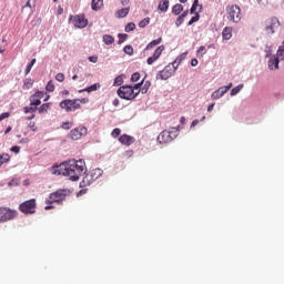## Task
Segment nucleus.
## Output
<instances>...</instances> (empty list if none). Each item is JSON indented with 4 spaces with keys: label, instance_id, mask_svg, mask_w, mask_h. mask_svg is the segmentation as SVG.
I'll return each instance as SVG.
<instances>
[{
    "label": "nucleus",
    "instance_id": "nucleus-1",
    "mask_svg": "<svg viewBox=\"0 0 284 284\" xmlns=\"http://www.w3.org/2000/svg\"><path fill=\"white\" fill-rule=\"evenodd\" d=\"M87 172L88 168L83 160H69L52 168V174L55 176H69L70 179H81Z\"/></svg>",
    "mask_w": 284,
    "mask_h": 284
},
{
    "label": "nucleus",
    "instance_id": "nucleus-2",
    "mask_svg": "<svg viewBox=\"0 0 284 284\" xmlns=\"http://www.w3.org/2000/svg\"><path fill=\"white\" fill-rule=\"evenodd\" d=\"M71 192L68 189H59L55 192L51 193L45 199L47 206L44 207L45 211L54 210L53 203H63L67 196H70Z\"/></svg>",
    "mask_w": 284,
    "mask_h": 284
},
{
    "label": "nucleus",
    "instance_id": "nucleus-3",
    "mask_svg": "<svg viewBox=\"0 0 284 284\" xmlns=\"http://www.w3.org/2000/svg\"><path fill=\"white\" fill-rule=\"evenodd\" d=\"M226 18L232 23H241V19H243L241 7L239 4H229L226 7Z\"/></svg>",
    "mask_w": 284,
    "mask_h": 284
},
{
    "label": "nucleus",
    "instance_id": "nucleus-4",
    "mask_svg": "<svg viewBox=\"0 0 284 284\" xmlns=\"http://www.w3.org/2000/svg\"><path fill=\"white\" fill-rule=\"evenodd\" d=\"M179 136V129L171 128L169 131L164 130L158 135V142L161 144L172 143Z\"/></svg>",
    "mask_w": 284,
    "mask_h": 284
},
{
    "label": "nucleus",
    "instance_id": "nucleus-5",
    "mask_svg": "<svg viewBox=\"0 0 284 284\" xmlns=\"http://www.w3.org/2000/svg\"><path fill=\"white\" fill-rule=\"evenodd\" d=\"M118 97L125 101H134L139 97V92L134 91L132 85H122L118 89Z\"/></svg>",
    "mask_w": 284,
    "mask_h": 284
},
{
    "label": "nucleus",
    "instance_id": "nucleus-6",
    "mask_svg": "<svg viewBox=\"0 0 284 284\" xmlns=\"http://www.w3.org/2000/svg\"><path fill=\"white\" fill-rule=\"evenodd\" d=\"M19 216V212L17 210H12L10 207H0V223H6L8 221H12Z\"/></svg>",
    "mask_w": 284,
    "mask_h": 284
},
{
    "label": "nucleus",
    "instance_id": "nucleus-7",
    "mask_svg": "<svg viewBox=\"0 0 284 284\" xmlns=\"http://www.w3.org/2000/svg\"><path fill=\"white\" fill-rule=\"evenodd\" d=\"M19 210L22 212V214H34L37 212V200L31 199L22 202L19 205Z\"/></svg>",
    "mask_w": 284,
    "mask_h": 284
},
{
    "label": "nucleus",
    "instance_id": "nucleus-8",
    "mask_svg": "<svg viewBox=\"0 0 284 284\" xmlns=\"http://www.w3.org/2000/svg\"><path fill=\"white\" fill-rule=\"evenodd\" d=\"M60 108L65 110V112H72L74 110H80L81 104H79V99H67L60 102Z\"/></svg>",
    "mask_w": 284,
    "mask_h": 284
},
{
    "label": "nucleus",
    "instance_id": "nucleus-9",
    "mask_svg": "<svg viewBox=\"0 0 284 284\" xmlns=\"http://www.w3.org/2000/svg\"><path fill=\"white\" fill-rule=\"evenodd\" d=\"M281 28V21L276 17H271L265 21V31L267 34H274Z\"/></svg>",
    "mask_w": 284,
    "mask_h": 284
},
{
    "label": "nucleus",
    "instance_id": "nucleus-10",
    "mask_svg": "<svg viewBox=\"0 0 284 284\" xmlns=\"http://www.w3.org/2000/svg\"><path fill=\"white\" fill-rule=\"evenodd\" d=\"M179 64L176 62L168 64L162 71L159 72V77L162 81H168L174 72H176Z\"/></svg>",
    "mask_w": 284,
    "mask_h": 284
},
{
    "label": "nucleus",
    "instance_id": "nucleus-11",
    "mask_svg": "<svg viewBox=\"0 0 284 284\" xmlns=\"http://www.w3.org/2000/svg\"><path fill=\"white\" fill-rule=\"evenodd\" d=\"M70 23L74 26V28H85L88 26V19L84 16H71Z\"/></svg>",
    "mask_w": 284,
    "mask_h": 284
},
{
    "label": "nucleus",
    "instance_id": "nucleus-12",
    "mask_svg": "<svg viewBox=\"0 0 284 284\" xmlns=\"http://www.w3.org/2000/svg\"><path fill=\"white\" fill-rule=\"evenodd\" d=\"M87 132H88V129H85V126L75 128L71 130L70 139H72V141H79V139H81L83 134H87Z\"/></svg>",
    "mask_w": 284,
    "mask_h": 284
},
{
    "label": "nucleus",
    "instance_id": "nucleus-13",
    "mask_svg": "<svg viewBox=\"0 0 284 284\" xmlns=\"http://www.w3.org/2000/svg\"><path fill=\"white\" fill-rule=\"evenodd\" d=\"M163 50H165L164 45L158 47L153 55L148 58L146 60L148 65H152L155 61H159V59H161V54H163Z\"/></svg>",
    "mask_w": 284,
    "mask_h": 284
},
{
    "label": "nucleus",
    "instance_id": "nucleus-14",
    "mask_svg": "<svg viewBox=\"0 0 284 284\" xmlns=\"http://www.w3.org/2000/svg\"><path fill=\"white\" fill-rule=\"evenodd\" d=\"M43 97H45V92L37 91L29 99L30 105H34L36 108H38V105H41V99H43Z\"/></svg>",
    "mask_w": 284,
    "mask_h": 284
},
{
    "label": "nucleus",
    "instance_id": "nucleus-15",
    "mask_svg": "<svg viewBox=\"0 0 284 284\" xmlns=\"http://www.w3.org/2000/svg\"><path fill=\"white\" fill-rule=\"evenodd\" d=\"M231 89H232V83H230L229 85L219 88L215 92L212 93V99L213 100L221 99V97L227 94V91H230Z\"/></svg>",
    "mask_w": 284,
    "mask_h": 284
},
{
    "label": "nucleus",
    "instance_id": "nucleus-16",
    "mask_svg": "<svg viewBox=\"0 0 284 284\" xmlns=\"http://www.w3.org/2000/svg\"><path fill=\"white\" fill-rule=\"evenodd\" d=\"M134 138L131 136V135H128V134H122L120 138H119V142L122 144V145H132V143H134Z\"/></svg>",
    "mask_w": 284,
    "mask_h": 284
},
{
    "label": "nucleus",
    "instance_id": "nucleus-17",
    "mask_svg": "<svg viewBox=\"0 0 284 284\" xmlns=\"http://www.w3.org/2000/svg\"><path fill=\"white\" fill-rule=\"evenodd\" d=\"M232 32H234V29L232 27H225L222 31L223 40L230 41V39H232Z\"/></svg>",
    "mask_w": 284,
    "mask_h": 284
},
{
    "label": "nucleus",
    "instance_id": "nucleus-18",
    "mask_svg": "<svg viewBox=\"0 0 284 284\" xmlns=\"http://www.w3.org/2000/svg\"><path fill=\"white\" fill-rule=\"evenodd\" d=\"M145 79H146V77H144V79L141 81V83H142L141 94H148V91L152 87V82H150V80H145Z\"/></svg>",
    "mask_w": 284,
    "mask_h": 284
},
{
    "label": "nucleus",
    "instance_id": "nucleus-19",
    "mask_svg": "<svg viewBox=\"0 0 284 284\" xmlns=\"http://www.w3.org/2000/svg\"><path fill=\"white\" fill-rule=\"evenodd\" d=\"M281 60L276 57H273L268 60V69L270 70H278V63Z\"/></svg>",
    "mask_w": 284,
    "mask_h": 284
},
{
    "label": "nucleus",
    "instance_id": "nucleus-20",
    "mask_svg": "<svg viewBox=\"0 0 284 284\" xmlns=\"http://www.w3.org/2000/svg\"><path fill=\"white\" fill-rule=\"evenodd\" d=\"M158 8L161 12H168L170 8V0H161Z\"/></svg>",
    "mask_w": 284,
    "mask_h": 284
},
{
    "label": "nucleus",
    "instance_id": "nucleus-21",
    "mask_svg": "<svg viewBox=\"0 0 284 284\" xmlns=\"http://www.w3.org/2000/svg\"><path fill=\"white\" fill-rule=\"evenodd\" d=\"M91 8L95 12L101 10V8H103V0H92Z\"/></svg>",
    "mask_w": 284,
    "mask_h": 284
},
{
    "label": "nucleus",
    "instance_id": "nucleus-22",
    "mask_svg": "<svg viewBox=\"0 0 284 284\" xmlns=\"http://www.w3.org/2000/svg\"><path fill=\"white\" fill-rule=\"evenodd\" d=\"M130 14V7L123 8L118 10L116 12V17L118 19H125V16Z\"/></svg>",
    "mask_w": 284,
    "mask_h": 284
},
{
    "label": "nucleus",
    "instance_id": "nucleus-23",
    "mask_svg": "<svg viewBox=\"0 0 284 284\" xmlns=\"http://www.w3.org/2000/svg\"><path fill=\"white\" fill-rule=\"evenodd\" d=\"M181 12H183V4H181V3L174 4L172 8V14H174L175 17H179V14H181Z\"/></svg>",
    "mask_w": 284,
    "mask_h": 284
},
{
    "label": "nucleus",
    "instance_id": "nucleus-24",
    "mask_svg": "<svg viewBox=\"0 0 284 284\" xmlns=\"http://www.w3.org/2000/svg\"><path fill=\"white\" fill-rule=\"evenodd\" d=\"M52 103H43L40 108H38L39 114H45L50 110Z\"/></svg>",
    "mask_w": 284,
    "mask_h": 284
},
{
    "label": "nucleus",
    "instance_id": "nucleus-25",
    "mask_svg": "<svg viewBox=\"0 0 284 284\" xmlns=\"http://www.w3.org/2000/svg\"><path fill=\"white\" fill-rule=\"evenodd\" d=\"M102 41H103V43H105V45H112V43H114V37L110 36V34H104L102 37Z\"/></svg>",
    "mask_w": 284,
    "mask_h": 284
},
{
    "label": "nucleus",
    "instance_id": "nucleus-26",
    "mask_svg": "<svg viewBox=\"0 0 284 284\" xmlns=\"http://www.w3.org/2000/svg\"><path fill=\"white\" fill-rule=\"evenodd\" d=\"M101 176H103V171L101 169H93L91 171L92 179H101Z\"/></svg>",
    "mask_w": 284,
    "mask_h": 284
},
{
    "label": "nucleus",
    "instance_id": "nucleus-27",
    "mask_svg": "<svg viewBox=\"0 0 284 284\" xmlns=\"http://www.w3.org/2000/svg\"><path fill=\"white\" fill-rule=\"evenodd\" d=\"M161 41H162L161 38L151 41V42L146 45L145 50H152V49L156 48V45H159V44L161 43Z\"/></svg>",
    "mask_w": 284,
    "mask_h": 284
},
{
    "label": "nucleus",
    "instance_id": "nucleus-28",
    "mask_svg": "<svg viewBox=\"0 0 284 284\" xmlns=\"http://www.w3.org/2000/svg\"><path fill=\"white\" fill-rule=\"evenodd\" d=\"M99 88H101V84H92L88 88H85L84 90H81L80 92H97V90H99Z\"/></svg>",
    "mask_w": 284,
    "mask_h": 284
},
{
    "label": "nucleus",
    "instance_id": "nucleus-29",
    "mask_svg": "<svg viewBox=\"0 0 284 284\" xmlns=\"http://www.w3.org/2000/svg\"><path fill=\"white\" fill-rule=\"evenodd\" d=\"M10 162V154L8 153H2L0 155V168L3 165V163H9Z\"/></svg>",
    "mask_w": 284,
    "mask_h": 284
},
{
    "label": "nucleus",
    "instance_id": "nucleus-30",
    "mask_svg": "<svg viewBox=\"0 0 284 284\" xmlns=\"http://www.w3.org/2000/svg\"><path fill=\"white\" fill-rule=\"evenodd\" d=\"M34 85V81L30 78L26 79L23 82V90H30Z\"/></svg>",
    "mask_w": 284,
    "mask_h": 284
},
{
    "label": "nucleus",
    "instance_id": "nucleus-31",
    "mask_svg": "<svg viewBox=\"0 0 284 284\" xmlns=\"http://www.w3.org/2000/svg\"><path fill=\"white\" fill-rule=\"evenodd\" d=\"M38 108L34 105H30V106H24L23 108V112L24 114H34V112H37Z\"/></svg>",
    "mask_w": 284,
    "mask_h": 284
},
{
    "label": "nucleus",
    "instance_id": "nucleus-32",
    "mask_svg": "<svg viewBox=\"0 0 284 284\" xmlns=\"http://www.w3.org/2000/svg\"><path fill=\"white\" fill-rule=\"evenodd\" d=\"M243 90V84H240L235 88H233L231 90V97H236V94H239V92H241Z\"/></svg>",
    "mask_w": 284,
    "mask_h": 284
},
{
    "label": "nucleus",
    "instance_id": "nucleus-33",
    "mask_svg": "<svg viewBox=\"0 0 284 284\" xmlns=\"http://www.w3.org/2000/svg\"><path fill=\"white\" fill-rule=\"evenodd\" d=\"M276 59H280L281 61H283L284 59V45L280 47L276 53Z\"/></svg>",
    "mask_w": 284,
    "mask_h": 284
},
{
    "label": "nucleus",
    "instance_id": "nucleus-34",
    "mask_svg": "<svg viewBox=\"0 0 284 284\" xmlns=\"http://www.w3.org/2000/svg\"><path fill=\"white\" fill-rule=\"evenodd\" d=\"M123 52L129 54V57H132V54H134V48H132V45H125Z\"/></svg>",
    "mask_w": 284,
    "mask_h": 284
},
{
    "label": "nucleus",
    "instance_id": "nucleus-35",
    "mask_svg": "<svg viewBox=\"0 0 284 284\" xmlns=\"http://www.w3.org/2000/svg\"><path fill=\"white\" fill-rule=\"evenodd\" d=\"M34 63H37V59H32L31 62L27 65V68H26V74H30V72L32 71V68H33Z\"/></svg>",
    "mask_w": 284,
    "mask_h": 284
},
{
    "label": "nucleus",
    "instance_id": "nucleus-36",
    "mask_svg": "<svg viewBox=\"0 0 284 284\" xmlns=\"http://www.w3.org/2000/svg\"><path fill=\"white\" fill-rule=\"evenodd\" d=\"M54 89H55L54 81H52V80L49 81L48 84L45 85L47 92H54Z\"/></svg>",
    "mask_w": 284,
    "mask_h": 284
},
{
    "label": "nucleus",
    "instance_id": "nucleus-37",
    "mask_svg": "<svg viewBox=\"0 0 284 284\" xmlns=\"http://www.w3.org/2000/svg\"><path fill=\"white\" fill-rule=\"evenodd\" d=\"M114 87L123 85V75H118L113 82Z\"/></svg>",
    "mask_w": 284,
    "mask_h": 284
},
{
    "label": "nucleus",
    "instance_id": "nucleus-38",
    "mask_svg": "<svg viewBox=\"0 0 284 284\" xmlns=\"http://www.w3.org/2000/svg\"><path fill=\"white\" fill-rule=\"evenodd\" d=\"M118 43L121 45V43H124V41L128 40V34L126 33H120L118 34Z\"/></svg>",
    "mask_w": 284,
    "mask_h": 284
},
{
    "label": "nucleus",
    "instance_id": "nucleus-39",
    "mask_svg": "<svg viewBox=\"0 0 284 284\" xmlns=\"http://www.w3.org/2000/svg\"><path fill=\"white\" fill-rule=\"evenodd\" d=\"M136 29V24H134V22H130L125 26V32H133V30Z\"/></svg>",
    "mask_w": 284,
    "mask_h": 284
},
{
    "label": "nucleus",
    "instance_id": "nucleus-40",
    "mask_svg": "<svg viewBox=\"0 0 284 284\" xmlns=\"http://www.w3.org/2000/svg\"><path fill=\"white\" fill-rule=\"evenodd\" d=\"M150 26V18H144L142 21L139 22V28H145Z\"/></svg>",
    "mask_w": 284,
    "mask_h": 284
},
{
    "label": "nucleus",
    "instance_id": "nucleus-41",
    "mask_svg": "<svg viewBox=\"0 0 284 284\" xmlns=\"http://www.w3.org/2000/svg\"><path fill=\"white\" fill-rule=\"evenodd\" d=\"M140 80H141V73L134 72V73L131 75V81H132V83H136V81H140Z\"/></svg>",
    "mask_w": 284,
    "mask_h": 284
},
{
    "label": "nucleus",
    "instance_id": "nucleus-42",
    "mask_svg": "<svg viewBox=\"0 0 284 284\" xmlns=\"http://www.w3.org/2000/svg\"><path fill=\"white\" fill-rule=\"evenodd\" d=\"M133 92H138V95L141 94V90H142V83H136L132 87Z\"/></svg>",
    "mask_w": 284,
    "mask_h": 284
},
{
    "label": "nucleus",
    "instance_id": "nucleus-43",
    "mask_svg": "<svg viewBox=\"0 0 284 284\" xmlns=\"http://www.w3.org/2000/svg\"><path fill=\"white\" fill-rule=\"evenodd\" d=\"M196 8H199V0H194L192 7H191V14H195L196 13Z\"/></svg>",
    "mask_w": 284,
    "mask_h": 284
},
{
    "label": "nucleus",
    "instance_id": "nucleus-44",
    "mask_svg": "<svg viewBox=\"0 0 284 284\" xmlns=\"http://www.w3.org/2000/svg\"><path fill=\"white\" fill-rule=\"evenodd\" d=\"M121 135V129H119V128H115L113 131H112V133H111V136L113 138V139H116V138H119Z\"/></svg>",
    "mask_w": 284,
    "mask_h": 284
},
{
    "label": "nucleus",
    "instance_id": "nucleus-45",
    "mask_svg": "<svg viewBox=\"0 0 284 284\" xmlns=\"http://www.w3.org/2000/svg\"><path fill=\"white\" fill-rule=\"evenodd\" d=\"M185 21V18L179 16L176 21H175V26L176 28H181V26H183V22Z\"/></svg>",
    "mask_w": 284,
    "mask_h": 284
},
{
    "label": "nucleus",
    "instance_id": "nucleus-46",
    "mask_svg": "<svg viewBox=\"0 0 284 284\" xmlns=\"http://www.w3.org/2000/svg\"><path fill=\"white\" fill-rule=\"evenodd\" d=\"M55 81H59V83H63V81H65V74L63 73H58L55 75Z\"/></svg>",
    "mask_w": 284,
    "mask_h": 284
},
{
    "label": "nucleus",
    "instance_id": "nucleus-47",
    "mask_svg": "<svg viewBox=\"0 0 284 284\" xmlns=\"http://www.w3.org/2000/svg\"><path fill=\"white\" fill-rule=\"evenodd\" d=\"M206 52H207V50L205 49L204 45H202L197 50V57H203V54H205Z\"/></svg>",
    "mask_w": 284,
    "mask_h": 284
},
{
    "label": "nucleus",
    "instance_id": "nucleus-48",
    "mask_svg": "<svg viewBox=\"0 0 284 284\" xmlns=\"http://www.w3.org/2000/svg\"><path fill=\"white\" fill-rule=\"evenodd\" d=\"M200 16L199 13H195L194 17L191 18V20L189 21V26H192L193 23H196V21H199Z\"/></svg>",
    "mask_w": 284,
    "mask_h": 284
},
{
    "label": "nucleus",
    "instance_id": "nucleus-49",
    "mask_svg": "<svg viewBox=\"0 0 284 284\" xmlns=\"http://www.w3.org/2000/svg\"><path fill=\"white\" fill-rule=\"evenodd\" d=\"M28 128H30V130H32V132H37V130H39V128L37 126V123H34V122H30Z\"/></svg>",
    "mask_w": 284,
    "mask_h": 284
},
{
    "label": "nucleus",
    "instance_id": "nucleus-50",
    "mask_svg": "<svg viewBox=\"0 0 284 284\" xmlns=\"http://www.w3.org/2000/svg\"><path fill=\"white\" fill-rule=\"evenodd\" d=\"M90 180H82L81 182H80V187H88V185H90Z\"/></svg>",
    "mask_w": 284,
    "mask_h": 284
},
{
    "label": "nucleus",
    "instance_id": "nucleus-51",
    "mask_svg": "<svg viewBox=\"0 0 284 284\" xmlns=\"http://www.w3.org/2000/svg\"><path fill=\"white\" fill-rule=\"evenodd\" d=\"M4 119H10V112H4L0 115V121H3Z\"/></svg>",
    "mask_w": 284,
    "mask_h": 284
},
{
    "label": "nucleus",
    "instance_id": "nucleus-52",
    "mask_svg": "<svg viewBox=\"0 0 284 284\" xmlns=\"http://www.w3.org/2000/svg\"><path fill=\"white\" fill-rule=\"evenodd\" d=\"M89 61L91 63H97V61H99V57L98 55H91V57H89Z\"/></svg>",
    "mask_w": 284,
    "mask_h": 284
},
{
    "label": "nucleus",
    "instance_id": "nucleus-53",
    "mask_svg": "<svg viewBox=\"0 0 284 284\" xmlns=\"http://www.w3.org/2000/svg\"><path fill=\"white\" fill-rule=\"evenodd\" d=\"M70 128H72V123H70V122H64V123L62 124V129H63V130H70Z\"/></svg>",
    "mask_w": 284,
    "mask_h": 284
},
{
    "label": "nucleus",
    "instance_id": "nucleus-54",
    "mask_svg": "<svg viewBox=\"0 0 284 284\" xmlns=\"http://www.w3.org/2000/svg\"><path fill=\"white\" fill-rule=\"evenodd\" d=\"M185 57H187V53H182V54L174 61V63L176 64V61H179V63H181V61H183V59H185Z\"/></svg>",
    "mask_w": 284,
    "mask_h": 284
},
{
    "label": "nucleus",
    "instance_id": "nucleus-55",
    "mask_svg": "<svg viewBox=\"0 0 284 284\" xmlns=\"http://www.w3.org/2000/svg\"><path fill=\"white\" fill-rule=\"evenodd\" d=\"M10 150L16 154H19V152H21V146H12Z\"/></svg>",
    "mask_w": 284,
    "mask_h": 284
},
{
    "label": "nucleus",
    "instance_id": "nucleus-56",
    "mask_svg": "<svg viewBox=\"0 0 284 284\" xmlns=\"http://www.w3.org/2000/svg\"><path fill=\"white\" fill-rule=\"evenodd\" d=\"M89 102H90V99H88V98L79 99V105H81V103L85 104V103H89Z\"/></svg>",
    "mask_w": 284,
    "mask_h": 284
},
{
    "label": "nucleus",
    "instance_id": "nucleus-57",
    "mask_svg": "<svg viewBox=\"0 0 284 284\" xmlns=\"http://www.w3.org/2000/svg\"><path fill=\"white\" fill-rule=\"evenodd\" d=\"M83 194H88V189H82L77 193V196H83Z\"/></svg>",
    "mask_w": 284,
    "mask_h": 284
},
{
    "label": "nucleus",
    "instance_id": "nucleus-58",
    "mask_svg": "<svg viewBox=\"0 0 284 284\" xmlns=\"http://www.w3.org/2000/svg\"><path fill=\"white\" fill-rule=\"evenodd\" d=\"M191 65H192L193 68H196V65H199V60H196V58H193V59L191 60Z\"/></svg>",
    "mask_w": 284,
    "mask_h": 284
},
{
    "label": "nucleus",
    "instance_id": "nucleus-59",
    "mask_svg": "<svg viewBox=\"0 0 284 284\" xmlns=\"http://www.w3.org/2000/svg\"><path fill=\"white\" fill-rule=\"evenodd\" d=\"M37 115L34 113H31L30 115H28L27 118H24L26 121H32V119H34Z\"/></svg>",
    "mask_w": 284,
    "mask_h": 284
},
{
    "label": "nucleus",
    "instance_id": "nucleus-60",
    "mask_svg": "<svg viewBox=\"0 0 284 284\" xmlns=\"http://www.w3.org/2000/svg\"><path fill=\"white\" fill-rule=\"evenodd\" d=\"M18 180H11L9 182V186L12 187V185H19V182H17Z\"/></svg>",
    "mask_w": 284,
    "mask_h": 284
},
{
    "label": "nucleus",
    "instance_id": "nucleus-61",
    "mask_svg": "<svg viewBox=\"0 0 284 284\" xmlns=\"http://www.w3.org/2000/svg\"><path fill=\"white\" fill-rule=\"evenodd\" d=\"M187 14H190L189 10L183 11L180 17H182L183 19H185V17H187Z\"/></svg>",
    "mask_w": 284,
    "mask_h": 284
},
{
    "label": "nucleus",
    "instance_id": "nucleus-62",
    "mask_svg": "<svg viewBox=\"0 0 284 284\" xmlns=\"http://www.w3.org/2000/svg\"><path fill=\"white\" fill-rule=\"evenodd\" d=\"M197 123H199V120H193L191 123V128H196Z\"/></svg>",
    "mask_w": 284,
    "mask_h": 284
},
{
    "label": "nucleus",
    "instance_id": "nucleus-63",
    "mask_svg": "<svg viewBox=\"0 0 284 284\" xmlns=\"http://www.w3.org/2000/svg\"><path fill=\"white\" fill-rule=\"evenodd\" d=\"M122 6H128L130 3V0H121Z\"/></svg>",
    "mask_w": 284,
    "mask_h": 284
},
{
    "label": "nucleus",
    "instance_id": "nucleus-64",
    "mask_svg": "<svg viewBox=\"0 0 284 284\" xmlns=\"http://www.w3.org/2000/svg\"><path fill=\"white\" fill-rule=\"evenodd\" d=\"M113 105L116 108L119 106V99L113 100Z\"/></svg>",
    "mask_w": 284,
    "mask_h": 284
}]
</instances>
